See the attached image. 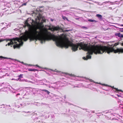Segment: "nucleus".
Wrapping results in <instances>:
<instances>
[{
  "instance_id": "1",
  "label": "nucleus",
  "mask_w": 123,
  "mask_h": 123,
  "mask_svg": "<svg viewBox=\"0 0 123 123\" xmlns=\"http://www.w3.org/2000/svg\"><path fill=\"white\" fill-rule=\"evenodd\" d=\"M48 31L43 29L40 28H34L31 31L30 39L31 41L38 40L41 44L44 43L46 41L49 40L45 34Z\"/></svg>"
},
{
  "instance_id": "2",
  "label": "nucleus",
  "mask_w": 123,
  "mask_h": 123,
  "mask_svg": "<svg viewBox=\"0 0 123 123\" xmlns=\"http://www.w3.org/2000/svg\"><path fill=\"white\" fill-rule=\"evenodd\" d=\"M23 40L26 41L27 40L26 38H24ZM4 41H6V42L9 41L10 42L8 43L6 45V46L7 45L9 46L11 45H13V47L14 49L16 48H19L20 47L22 46L23 43V39H20L18 38H13L12 39L6 38L4 39H0V42Z\"/></svg>"
},
{
  "instance_id": "3",
  "label": "nucleus",
  "mask_w": 123,
  "mask_h": 123,
  "mask_svg": "<svg viewBox=\"0 0 123 123\" xmlns=\"http://www.w3.org/2000/svg\"><path fill=\"white\" fill-rule=\"evenodd\" d=\"M53 41H54L57 46L61 47L63 43V41L61 37L55 36L53 38Z\"/></svg>"
},
{
  "instance_id": "4",
  "label": "nucleus",
  "mask_w": 123,
  "mask_h": 123,
  "mask_svg": "<svg viewBox=\"0 0 123 123\" xmlns=\"http://www.w3.org/2000/svg\"><path fill=\"white\" fill-rule=\"evenodd\" d=\"M52 31L53 32L56 31L57 33L59 31H60L61 32H64V31L63 29L61 27H59V26L54 27L52 28Z\"/></svg>"
},
{
  "instance_id": "5",
  "label": "nucleus",
  "mask_w": 123,
  "mask_h": 123,
  "mask_svg": "<svg viewBox=\"0 0 123 123\" xmlns=\"http://www.w3.org/2000/svg\"><path fill=\"white\" fill-rule=\"evenodd\" d=\"M113 52L114 53L119 52V53H123V49L117 48V49H115L113 47H111V52Z\"/></svg>"
},
{
  "instance_id": "6",
  "label": "nucleus",
  "mask_w": 123,
  "mask_h": 123,
  "mask_svg": "<svg viewBox=\"0 0 123 123\" xmlns=\"http://www.w3.org/2000/svg\"><path fill=\"white\" fill-rule=\"evenodd\" d=\"M43 7V6H40L39 7V8H38L36 10V11L37 12V14L38 13V16L40 18H41L42 17V16L41 13L40 12H42L43 9H40L42 8Z\"/></svg>"
},
{
  "instance_id": "7",
  "label": "nucleus",
  "mask_w": 123,
  "mask_h": 123,
  "mask_svg": "<svg viewBox=\"0 0 123 123\" xmlns=\"http://www.w3.org/2000/svg\"><path fill=\"white\" fill-rule=\"evenodd\" d=\"M14 105L15 106L18 108L19 107H24L26 105V104L25 102H20L19 103V105H17L16 103H15Z\"/></svg>"
},
{
  "instance_id": "8",
  "label": "nucleus",
  "mask_w": 123,
  "mask_h": 123,
  "mask_svg": "<svg viewBox=\"0 0 123 123\" xmlns=\"http://www.w3.org/2000/svg\"><path fill=\"white\" fill-rule=\"evenodd\" d=\"M84 21L87 22L88 21H89L90 22H94L95 23H96L97 22V21L95 20L94 19H89L87 20H85L83 19Z\"/></svg>"
},
{
  "instance_id": "9",
  "label": "nucleus",
  "mask_w": 123,
  "mask_h": 123,
  "mask_svg": "<svg viewBox=\"0 0 123 123\" xmlns=\"http://www.w3.org/2000/svg\"><path fill=\"white\" fill-rule=\"evenodd\" d=\"M115 35L121 38L123 37V35L121 34L120 33H115Z\"/></svg>"
},
{
  "instance_id": "10",
  "label": "nucleus",
  "mask_w": 123,
  "mask_h": 123,
  "mask_svg": "<svg viewBox=\"0 0 123 123\" xmlns=\"http://www.w3.org/2000/svg\"><path fill=\"white\" fill-rule=\"evenodd\" d=\"M96 16L98 18L99 20H102L103 18L101 15L99 14H97L96 15Z\"/></svg>"
},
{
  "instance_id": "11",
  "label": "nucleus",
  "mask_w": 123,
  "mask_h": 123,
  "mask_svg": "<svg viewBox=\"0 0 123 123\" xmlns=\"http://www.w3.org/2000/svg\"><path fill=\"white\" fill-rule=\"evenodd\" d=\"M9 106H10V105H5L3 104L2 105H0V108H6V107Z\"/></svg>"
},
{
  "instance_id": "12",
  "label": "nucleus",
  "mask_w": 123,
  "mask_h": 123,
  "mask_svg": "<svg viewBox=\"0 0 123 123\" xmlns=\"http://www.w3.org/2000/svg\"><path fill=\"white\" fill-rule=\"evenodd\" d=\"M27 69L28 71H30L35 72L36 71H37V70L36 69H31V68H28Z\"/></svg>"
},
{
  "instance_id": "13",
  "label": "nucleus",
  "mask_w": 123,
  "mask_h": 123,
  "mask_svg": "<svg viewBox=\"0 0 123 123\" xmlns=\"http://www.w3.org/2000/svg\"><path fill=\"white\" fill-rule=\"evenodd\" d=\"M40 90L42 91H44V92L46 93H47V94H49L50 93V92L49 91H48L47 90H42L41 89Z\"/></svg>"
},
{
  "instance_id": "14",
  "label": "nucleus",
  "mask_w": 123,
  "mask_h": 123,
  "mask_svg": "<svg viewBox=\"0 0 123 123\" xmlns=\"http://www.w3.org/2000/svg\"><path fill=\"white\" fill-rule=\"evenodd\" d=\"M0 58L3 59H12L11 58H7L6 57H3L2 56H0Z\"/></svg>"
},
{
  "instance_id": "15",
  "label": "nucleus",
  "mask_w": 123,
  "mask_h": 123,
  "mask_svg": "<svg viewBox=\"0 0 123 123\" xmlns=\"http://www.w3.org/2000/svg\"><path fill=\"white\" fill-rule=\"evenodd\" d=\"M16 80L17 81H18V80L19 81H25V80H22L20 78H18L17 79H16Z\"/></svg>"
},
{
  "instance_id": "16",
  "label": "nucleus",
  "mask_w": 123,
  "mask_h": 123,
  "mask_svg": "<svg viewBox=\"0 0 123 123\" xmlns=\"http://www.w3.org/2000/svg\"><path fill=\"white\" fill-rule=\"evenodd\" d=\"M20 95V94L19 93H18L16 95V97H17L18 98H17V99H19L20 98V97L19 96H19Z\"/></svg>"
},
{
  "instance_id": "17",
  "label": "nucleus",
  "mask_w": 123,
  "mask_h": 123,
  "mask_svg": "<svg viewBox=\"0 0 123 123\" xmlns=\"http://www.w3.org/2000/svg\"><path fill=\"white\" fill-rule=\"evenodd\" d=\"M62 18L63 19H64V20H65V19H66V20H68V19H67V18H66V16H62Z\"/></svg>"
},
{
  "instance_id": "18",
  "label": "nucleus",
  "mask_w": 123,
  "mask_h": 123,
  "mask_svg": "<svg viewBox=\"0 0 123 123\" xmlns=\"http://www.w3.org/2000/svg\"><path fill=\"white\" fill-rule=\"evenodd\" d=\"M23 74H20L19 76H18V77H19V78H23L22 76H23Z\"/></svg>"
},
{
  "instance_id": "19",
  "label": "nucleus",
  "mask_w": 123,
  "mask_h": 123,
  "mask_svg": "<svg viewBox=\"0 0 123 123\" xmlns=\"http://www.w3.org/2000/svg\"><path fill=\"white\" fill-rule=\"evenodd\" d=\"M112 87V88H113L115 89L116 91L117 92L119 91V90L117 88H115L113 86V87Z\"/></svg>"
},
{
  "instance_id": "20",
  "label": "nucleus",
  "mask_w": 123,
  "mask_h": 123,
  "mask_svg": "<svg viewBox=\"0 0 123 123\" xmlns=\"http://www.w3.org/2000/svg\"><path fill=\"white\" fill-rule=\"evenodd\" d=\"M18 62H20L21 63L23 64H24V65H27V64H26V63H24V62H21L20 61H18Z\"/></svg>"
},
{
  "instance_id": "21",
  "label": "nucleus",
  "mask_w": 123,
  "mask_h": 123,
  "mask_svg": "<svg viewBox=\"0 0 123 123\" xmlns=\"http://www.w3.org/2000/svg\"><path fill=\"white\" fill-rule=\"evenodd\" d=\"M25 82H31V83H32L33 82H32V81H29V80H25Z\"/></svg>"
},
{
  "instance_id": "22",
  "label": "nucleus",
  "mask_w": 123,
  "mask_h": 123,
  "mask_svg": "<svg viewBox=\"0 0 123 123\" xmlns=\"http://www.w3.org/2000/svg\"><path fill=\"white\" fill-rule=\"evenodd\" d=\"M79 19H80L81 20H82V19H83V18L82 17H80L79 18H75V19L76 20H78Z\"/></svg>"
},
{
  "instance_id": "23",
  "label": "nucleus",
  "mask_w": 123,
  "mask_h": 123,
  "mask_svg": "<svg viewBox=\"0 0 123 123\" xmlns=\"http://www.w3.org/2000/svg\"><path fill=\"white\" fill-rule=\"evenodd\" d=\"M82 28L85 29H87V27L84 26H83Z\"/></svg>"
},
{
  "instance_id": "24",
  "label": "nucleus",
  "mask_w": 123,
  "mask_h": 123,
  "mask_svg": "<svg viewBox=\"0 0 123 123\" xmlns=\"http://www.w3.org/2000/svg\"><path fill=\"white\" fill-rule=\"evenodd\" d=\"M16 103V104L17 105H19V103H20V102H15V103H14V105H14V103Z\"/></svg>"
},
{
  "instance_id": "25",
  "label": "nucleus",
  "mask_w": 123,
  "mask_h": 123,
  "mask_svg": "<svg viewBox=\"0 0 123 123\" xmlns=\"http://www.w3.org/2000/svg\"><path fill=\"white\" fill-rule=\"evenodd\" d=\"M120 31L121 32H123V28H120Z\"/></svg>"
},
{
  "instance_id": "26",
  "label": "nucleus",
  "mask_w": 123,
  "mask_h": 123,
  "mask_svg": "<svg viewBox=\"0 0 123 123\" xmlns=\"http://www.w3.org/2000/svg\"><path fill=\"white\" fill-rule=\"evenodd\" d=\"M118 44H119V43H115L114 44V46H116V45H118Z\"/></svg>"
},
{
  "instance_id": "27",
  "label": "nucleus",
  "mask_w": 123,
  "mask_h": 123,
  "mask_svg": "<svg viewBox=\"0 0 123 123\" xmlns=\"http://www.w3.org/2000/svg\"><path fill=\"white\" fill-rule=\"evenodd\" d=\"M26 3H25L23 4H22V5H26Z\"/></svg>"
},
{
  "instance_id": "28",
  "label": "nucleus",
  "mask_w": 123,
  "mask_h": 123,
  "mask_svg": "<svg viewBox=\"0 0 123 123\" xmlns=\"http://www.w3.org/2000/svg\"><path fill=\"white\" fill-rule=\"evenodd\" d=\"M120 44L122 46H123V41L122 43H120Z\"/></svg>"
},
{
  "instance_id": "29",
  "label": "nucleus",
  "mask_w": 123,
  "mask_h": 123,
  "mask_svg": "<svg viewBox=\"0 0 123 123\" xmlns=\"http://www.w3.org/2000/svg\"><path fill=\"white\" fill-rule=\"evenodd\" d=\"M56 69H55V70H54V71H55V72H57V73H59V71H56Z\"/></svg>"
},
{
  "instance_id": "30",
  "label": "nucleus",
  "mask_w": 123,
  "mask_h": 123,
  "mask_svg": "<svg viewBox=\"0 0 123 123\" xmlns=\"http://www.w3.org/2000/svg\"><path fill=\"white\" fill-rule=\"evenodd\" d=\"M36 66H37V67H38V68H40V67L39 66H38V65H36Z\"/></svg>"
},
{
  "instance_id": "31",
  "label": "nucleus",
  "mask_w": 123,
  "mask_h": 123,
  "mask_svg": "<svg viewBox=\"0 0 123 123\" xmlns=\"http://www.w3.org/2000/svg\"><path fill=\"white\" fill-rule=\"evenodd\" d=\"M25 113H31V112H30L29 111H28V112H25Z\"/></svg>"
},
{
  "instance_id": "32",
  "label": "nucleus",
  "mask_w": 123,
  "mask_h": 123,
  "mask_svg": "<svg viewBox=\"0 0 123 123\" xmlns=\"http://www.w3.org/2000/svg\"><path fill=\"white\" fill-rule=\"evenodd\" d=\"M6 27H4L3 28H2L1 29L2 30V29H6Z\"/></svg>"
},
{
  "instance_id": "33",
  "label": "nucleus",
  "mask_w": 123,
  "mask_h": 123,
  "mask_svg": "<svg viewBox=\"0 0 123 123\" xmlns=\"http://www.w3.org/2000/svg\"><path fill=\"white\" fill-rule=\"evenodd\" d=\"M68 31H69L68 30H65V31H66V32H68Z\"/></svg>"
},
{
  "instance_id": "34",
  "label": "nucleus",
  "mask_w": 123,
  "mask_h": 123,
  "mask_svg": "<svg viewBox=\"0 0 123 123\" xmlns=\"http://www.w3.org/2000/svg\"><path fill=\"white\" fill-rule=\"evenodd\" d=\"M103 85H105V86H108L107 85H105V84H103Z\"/></svg>"
},
{
  "instance_id": "35",
  "label": "nucleus",
  "mask_w": 123,
  "mask_h": 123,
  "mask_svg": "<svg viewBox=\"0 0 123 123\" xmlns=\"http://www.w3.org/2000/svg\"><path fill=\"white\" fill-rule=\"evenodd\" d=\"M5 24L6 25V27H7V26H8V25H7L6 23H5Z\"/></svg>"
},
{
  "instance_id": "36",
  "label": "nucleus",
  "mask_w": 123,
  "mask_h": 123,
  "mask_svg": "<svg viewBox=\"0 0 123 123\" xmlns=\"http://www.w3.org/2000/svg\"><path fill=\"white\" fill-rule=\"evenodd\" d=\"M53 19H51V20L52 21H53Z\"/></svg>"
},
{
  "instance_id": "37",
  "label": "nucleus",
  "mask_w": 123,
  "mask_h": 123,
  "mask_svg": "<svg viewBox=\"0 0 123 123\" xmlns=\"http://www.w3.org/2000/svg\"><path fill=\"white\" fill-rule=\"evenodd\" d=\"M90 80L91 82H93V81L92 80Z\"/></svg>"
},
{
  "instance_id": "38",
  "label": "nucleus",
  "mask_w": 123,
  "mask_h": 123,
  "mask_svg": "<svg viewBox=\"0 0 123 123\" xmlns=\"http://www.w3.org/2000/svg\"><path fill=\"white\" fill-rule=\"evenodd\" d=\"M64 98L65 99L66 98V96L65 95L64 96Z\"/></svg>"
},
{
  "instance_id": "39",
  "label": "nucleus",
  "mask_w": 123,
  "mask_h": 123,
  "mask_svg": "<svg viewBox=\"0 0 123 123\" xmlns=\"http://www.w3.org/2000/svg\"><path fill=\"white\" fill-rule=\"evenodd\" d=\"M4 23H2L1 24H2V25H3V24H4Z\"/></svg>"
},
{
  "instance_id": "40",
  "label": "nucleus",
  "mask_w": 123,
  "mask_h": 123,
  "mask_svg": "<svg viewBox=\"0 0 123 123\" xmlns=\"http://www.w3.org/2000/svg\"><path fill=\"white\" fill-rule=\"evenodd\" d=\"M120 26H123V24L121 25Z\"/></svg>"
},
{
  "instance_id": "41",
  "label": "nucleus",
  "mask_w": 123,
  "mask_h": 123,
  "mask_svg": "<svg viewBox=\"0 0 123 123\" xmlns=\"http://www.w3.org/2000/svg\"><path fill=\"white\" fill-rule=\"evenodd\" d=\"M27 65H29V66H31V64L28 65L27 64Z\"/></svg>"
},
{
  "instance_id": "42",
  "label": "nucleus",
  "mask_w": 123,
  "mask_h": 123,
  "mask_svg": "<svg viewBox=\"0 0 123 123\" xmlns=\"http://www.w3.org/2000/svg\"><path fill=\"white\" fill-rule=\"evenodd\" d=\"M4 82H3V83H2V84H4Z\"/></svg>"
},
{
  "instance_id": "43",
  "label": "nucleus",
  "mask_w": 123,
  "mask_h": 123,
  "mask_svg": "<svg viewBox=\"0 0 123 123\" xmlns=\"http://www.w3.org/2000/svg\"><path fill=\"white\" fill-rule=\"evenodd\" d=\"M43 84L45 85H46V84Z\"/></svg>"
},
{
  "instance_id": "44",
  "label": "nucleus",
  "mask_w": 123,
  "mask_h": 123,
  "mask_svg": "<svg viewBox=\"0 0 123 123\" xmlns=\"http://www.w3.org/2000/svg\"><path fill=\"white\" fill-rule=\"evenodd\" d=\"M45 80L46 81H47L46 80Z\"/></svg>"
},
{
  "instance_id": "45",
  "label": "nucleus",
  "mask_w": 123,
  "mask_h": 123,
  "mask_svg": "<svg viewBox=\"0 0 123 123\" xmlns=\"http://www.w3.org/2000/svg\"><path fill=\"white\" fill-rule=\"evenodd\" d=\"M75 87V86H74V87Z\"/></svg>"
},
{
  "instance_id": "46",
  "label": "nucleus",
  "mask_w": 123,
  "mask_h": 123,
  "mask_svg": "<svg viewBox=\"0 0 123 123\" xmlns=\"http://www.w3.org/2000/svg\"><path fill=\"white\" fill-rule=\"evenodd\" d=\"M51 70L52 71H53V70H52V69H51Z\"/></svg>"
},
{
  "instance_id": "47",
  "label": "nucleus",
  "mask_w": 123,
  "mask_h": 123,
  "mask_svg": "<svg viewBox=\"0 0 123 123\" xmlns=\"http://www.w3.org/2000/svg\"><path fill=\"white\" fill-rule=\"evenodd\" d=\"M12 45H11V47H12Z\"/></svg>"
},
{
  "instance_id": "48",
  "label": "nucleus",
  "mask_w": 123,
  "mask_h": 123,
  "mask_svg": "<svg viewBox=\"0 0 123 123\" xmlns=\"http://www.w3.org/2000/svg\"><path fill=\"white\" fill-rule=\"evenodd\" d=\"M13 80V79H12V80Z\"/></svg>"
}]
</instances>
